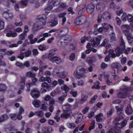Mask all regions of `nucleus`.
I'll return each instance as SVG.
<instances>
[{
  "label": "nucleus",
  "instance_id": "16",
  "mask_svg": "<svg viewBox=\"0 0 133 133\" xmlns=\"http://www.w3.org/2000/svg\"><path fill=\"white\" fill-rule=\"evenodd\" d=\"M126 113L128 115L131 114L133 112L131 107L130 105H128L125 110Z\"/></svg>",
  "mask_w": 133,
  "mask_h": 133
},
{
  "label": "nucleus",
  "instance_id": "34",
  "mask_svg": "<svg viewBox=\"0 0 133 133\" xmlns=\"http://www.w3.org/2000/svg\"><path fill=\"white\" fill-rule=\"evenodd\" d=\"M6 86L5 84H0V91H4L6 90Z\"/></svg>",
  "mask_w": 133,
  "mask_h": 133
},
{
  "label": "nucleus",
  "instance_id": "63",
  "mask_svg": "<svg viewBox=\"0 0 133 133\" xmlns=\"http://www.w3.org/2000/svg\"><path fill=\"white\" fill-rule=\"evenodd\" d=\"M89 110V108L88 107H86L84 109L83 111V113L84 114H85Z\"/></svg>",
  "mask_w": 133,
  "mask_h": 133
},
{
  "label": "nucleus",
  "instance_id": "25",
  "mask_svg": "<svg viewBox=\"0 0 133 133\" xmlns=\"http://www.w3.org/2000/svg\"><path fill=\"white\" fill-rule=\"evenodd\" d=\"M35 76V74L33 73L30 71L27 72L26 73V76L28 77H30L31 78L34 77Z\"/></svg>",
  "mask_w": 133,
  "mask_h": 133
},
{
  "label": "nucleus",
  "instance_id": "64",
  "mask_svg": "<svg viewBox=\"0 0 133 133\" xmlns=\"http://www.w3.org/2000/svg\"><path fill=\"white\" fill-rule=\"evenodd\" d=\"M127 61V58L125 57L123 58L121 60V63L124 64L126 63Z\"/></svg>",
  "mask_w": 133,
  "mask_h": 133
},
{
  "label": "nucleus",
  "instance_id": "28",
  "mask_svg": "<svg viewBox=\"0 0 133 133\" xmlns=\"http://www.w3.org/2000/svg\"><path fill=\"white\" fill-rule=\"evenodd\" d=\"M49 2L50 3H52V4L54 6H57L58 3V0H49Z\"/></svg>",
  "mask_w": 133,
  "mask_h": 133
},
{
  "label": "nucleus",
  "instance_id": "57",
  "mask_svg": "<svg viewBox=\"0 0 133 133\" xmlns=\"http://www.w3.org/2000/svg\"><path fill=\"white\" fill-rule=\"evenodd\" d=\"M94 115V112L93 111H91L88 114V117L89 118H91L93 117Z\"/></svg>",
  "mask_w": 133,
  "mask_h": 133
},
{
  "label": "nucleus",
  "instance_id": "45",
  "mask_svg": "<svg viewBox=\"0 0 133 133\" xmlns=\"http://www.w3.org/2000/svg\"><path fill=\"white\" fill-rule=\"evenodd\" d=\"M41 87L43 88H49V84L46 82L43 83L41 85Z\"/></svg>",
  "mask_w": 133,
  "mask_h": 133
},
{
  "label": "nucleus",
  "instance_id": "15",
  "mask_svg": "<svg viewBox=\"0 0 133 133\" xmlns=\"http://www.w3.org/2000/svg\"><path fill=\"white\" fill-rule=\"evenodd\" d=\"M124 50V49H122V48L119 47L117 48L115 50V52L116 53V56L118 57L120 55L122 54V52Z\"/></svg>",
  "mask_w": 133,
  "mask_h": 133
},
{
  "label": "nucleus",
  "instance_id": "48",
  "mask_svg": "<svg viewBox=\"0 0 133 133\" xmlns=\"http://www.w3.org/2000/svg\"><path fill=\"white\" fill-rule=\"evenodd\" d=\"M70 93L74 97H76L77 96V91H74L72 90L71 91Z\"/></svg>",
  "mask_w": 133,
  "mask_h": 133
},
{
  "label": "nucleus",
  "instance_id": "11",
  "mask_svg": "<svg viewBox=\"0 0 133 133\" xmlns=\"http://www.w3.org/2000/svg\"><path fill=\"white\" fill-rule=\"evenodd\" d=\"M102 36H99V38H96V41H93L91 42V45L94 47L98 45L100 41L101 40V38Z\"/></svg>",
  "mask_w": 133,
  "mask_h": 133
},
{
  "label": "nucleus",
  "instance_id": "55",
  "mask_svg": "<svg viewBox=\"0 0 133 133\" xmlns=\"http://www.w3.org/2000/svg\"><path fill=\"white\" fill-rule=\"evenodd\" d=\"M24 53L21 52L20 54L18 56V58L21 59H23L24 56Z\"/></svg>",
  "mask_w": 133,
  "mask_h": 133
},
{
  "label": "nucleus",
  "instance_id": "42",
  "mask_svg": "<svg viewBox=\"0 0 133 133\" xmlns=\"http://www.w3.org/2000/svg\"><path fill=\"white\" fill-rule=\"evenodd\" d=\"M15 64L16 66L19 67L21 68H24V65L21 63L17 62Z\"/></svg>",
  "mask_w": 133,
  "mask_h": 133
},
{
  "label": "nucleus",
  "instance_id": "50",
  "mask_svg": "<svg viewBox=\"0 0 133 133\" xmlns=\"http://www.w3.org/2000/svg\"><path fill=\"white\" fill-rule=\"evenodd\" d=\"M75 58V54L74 53H71L69 56V58L70 60L73 61Z\"/></svg>",
  "mask_w": 133,
  "mask_h": 133
},
{
  "label": "nucleus",
  "instance_id": "9",
  "mask_svg": "<svg viewBox=\"0 0 133 133\" xmlns=\"http://www.w3.org/2000/svg\"><path fill=\"white\" fill-rule=\"evenodd\" d=\"M50 61L53 63H55L57 64H59L62 62L61 59L56 56L50 58Z\"/></svg>",
  "mask_w": 133,
  "mask_h": 133
},
{
  "label": "nucleus",
  "instance_id": "18",
  "mask_svg": "<svg viewBox=\"0 0 133 133\" xmlns=\"http://www.w3.org/2000/svg\"><path fill=\"white\" fill-rule=\"evenodd\" d=\"M101 45L102 46H105L107 49H109L111 46V45L108 43V41L106 39L103 41Z\"/></svg>",
  "mask_w": 133,
  "mask_h": 133
},
{
  "label": "nucleus",
  "instance_id": "39",
  "mask_svg": "<svg viewBox=\"0 0 133 133\" xmlns=\"http://www.w3.org/2000/svg\"><path fill=\"white\" fill-rule=\"evenodd\" d=\"M24 54L25 57H28L31 55V52L30 50H28L25 52H24Z\"/></svg>",
  "mask_w": 133,
  "mask_h": 133
},
{
  "label": "nucleus",
  "instance_id": "22",
  "mask_svg": "<svg viewBox=\"0 0 133 133\" xmlns=\"http://www.w3.org/2000/svg\"><path fill=\"white\" fill-rule=\"evenodd\" d=\"M25 77H21V81L20 83V87L21 89H23L24 87L25 84Z\"/></svg>",
  "mask_w": 133,
  "mask_h": 133
},
{
  "label": "nucleus",
  "instance_id": "14",
  "mask_svg": "<svg viewBox=\"0 0 133 133\" xmlns=\"http://www.w3.org/2000/svg\"><path fill=\"white\" fill-rule=\"evenodd\" d=\"M105 7L104 4L102 2H98L96 5V9L101 11L103 10Z\"/></svg>",
  "mask_w": 133,
  "mask_h": 133
},
{
  "label": "nucleus",
  "instance_id": "54",
  "mask_svg": "<svg viewBox=\"0 0 133 133\" xmlns=\"http://www.w3.org/2000/svg\"><path fill=\"white\" fill-rule=\"evenodd\" d=\"M55 103V101L54 98H52L50 99L49 102V104L51 105H53Z\"/></svg>",
  "mask_w": 133,
  "mask_h": 133
},
{
  "label": "nucleus",
  "instance_id": "26",
  "mask_svg": "<svg viewBox=\"0 0 133 133\" xmlns=\"http://www.w3.org/2000/svg\"><path fill=\"white\" fill-rule=\"evenodd\" d=\"M62 108L64 111H68L71 108V106L68 104L63 105L62 106Z\"/></svg>",
  "mask_w": 133,
  "mask_h": 133
},
{
  "label": "nucleus",
  "instance_id": "5",
  "mask_svg": "<svg viewBox=\"0 0 133 133\" xmlns=\"http://www.w3.org/2000/svg\"><path fill=\"white\" fill-rule=\"evenodd\" d=\"M128 89V88L127 87L124 88L123 91L125 92H121L118 93V97L121 98H125L128 95L127 92Z\"/></svg>",
  "mask_w": 133,
  "mask_h": 133
},
{
  "label": "nucleus",
  "instance_id": "41",
  "mask_svg": "<svg viewBox=\"0 0 133 133\" xmlns=\"http://www.w3.org/2000/svg\"><path fill=\"white\" fill-rule=\"evenodd\" d=\"M97 95L94 96L91 99L89 103V104H92L95 101L96 99L97 98Z\"/></svg>",
  "mask_w": 133,
  "mask_h": 133
},
{
  "label": "nucleus",
  "instance_id": "58",
  "mask_svg": "<svg viewBox=\"0 0 133 133\" xmlns=\"http://www.w3.org/2000/svg\"><path fill=\"white\" fill-rule=\"evenodd\" d=\"M23 65H24V68L25 66L26 67H28L30 66L29 62L28 61H26L23 64Z\"/></svg>",
  "mask_w": 133,
  "mask_h": 133
},
{
  "label": "nucleus",
  "instance_id": "52",
  "mask_svg": "<svg viewBox=\"0 0 133 133\" xmlns=\"http://www.w3.org/2000/svg\"><path fill=\"white\" fill-rule=\"evenodd\" d=\"M36 113L37 114L38 116L39 117H42L44 115L42 112L41 111H36Z\"/></svg>",
  "mask_w": 133,
  "mask_h": 133
},
{
  "label": "nucleus",
  "instance_id": "53",
  "mask_svg": "<svg viewBox=\"0 0 133 133\" xmlns=\"http://www.w3.org/2000/svg\"><path fill=\"white\" fill-rule=\"evenodd\" d=\"M92 59L90 57H88L87 59V61L89 65H91L92 63Z\"/></svg>",
  "mask_w": 133,
  "mask_h": 133
},
{
  "label": "nucleus",
  "instance_id": "36",
  "mask_svg": "<svg viewBox=\"0 0 133 133\" xmlns=\"http://www.w3.org/2000/svg\"><path fill=\"white\" fill-rule=\"evenodd\" d=\"M17 35V34L16 32L8 33L7 34L6 36L8 37H15Z\"/></svg>",
  "mask_w": 133,
  "mask_h": 133
},
{
  "label": "nucleus",
  "instance_id": "1",
  "mask_svg": "<svg viewBox=\"0 0 133 133\" xmlns=\"http://www.w3.org/2000/svg\"><path fill=\"white\" fill-rule=\"evenodd\" d=\"M122 118V116L116 117L114 121V126L111 129H109L107 133H120L121 132V129L124 127L127 123L126 121H123L121 123H119V122Z\"/></svg>",
  "mask_w": 133,
  "mask_h": 133
},
{
  "label": "nucleus",
  "instance_id": "8",
  "mask_svg": "<svg viewBox=\"0 0 133 133\" xmlns=\"http://www.w3.org/2000/svg\"><path fill=\"white\" fill-rule=\"evenodd\" d=\"M66 15V13L64 12L59 13L58 15V16L59 18H62L61 24L62 25H64L65 22L66 21V19L65 16Z\"/></svg>",
  "mask_w": 133,
  "mask_h": 133
},
{
  "label": "nucleus",
  "instance_id": "33",
  "mask_svg": "<svg viewBox=\"0 0 133 133\" xmlns=\"http://www.w3.org/2000/svg\"><path fill=\"white\" fill-rule=\"evenodd\" d=\"M26 35V33L23 32L19 36V38L20 40H23L25 39Z\"/></svg>",
  "mask_w": 133,
  "mask_h": 133
},
{
  "label": "nucleus",
  "instance_id": "2",
  "mask_svg": "<svg viewBox=\"0 0 133 133\" xmlns=\"http://www.w3.org/2000/svg\"><path fill=\"white\" fill-rule=\"evenodd\" d=\"M45 18V16L43 14L38 16V20L34 24L33 28L34 30H37L43 27V25L46 24Z\"/></svg>",
  "mask_w": 133,
  "mask_h": 133
},
{
  "label": "nucleus",
  "instance_id": "24",
  "mask_svg": "<svg viewBox=\"0 0 133 133\" xmlns=\"http://www.w3.org/2000/svg\"><path fill=\"white\" fill-rule=\"evenodd\" d=\"M102 17L105 19H110L111 17L109 13L107 12L104 13L102 16Z\"/></svg>",
  "mask_w": 133,
  "mask_h": 133
},
{
  "label": "nucleus",
  "instance_id": "21",
  "mask_svg": "<svg viewBox=\"0 0 133 133\" xmlns=\"http://www.w3.org/2000/svg\"><path fill=\"white\" fill-rule=\"evenodd\" d=\"M70 116V114L67 111H64L63 113L61 114V117L62 118H69Z\"/></svg>",
  "mask_w": 133,
  "mask_h": 133
},
{
  "label": "nucleus",
  "instance_id": "12",
  "mask_svg": "<svg viewBox=\"0 0 133 133\" xmlns=\"http://www.w3.org/2000/svg\"><path fill=\"white\" fill-rule=\"evenodd\" d=\"M95 8V6L93 4L89 5L87 8V12L89 13H91L93 12L94 11Z\"/></svg>",
  "mask_w": 133,
  "mask_h": 133
},
{
  "label": "nucleus",
  "instance_id": "43",
  "mask_svg": "<svg viewBox=\"0 0 133 133\" xmlns=\"http://www.w3.org/2000/svg\"><path fill=\"white\" fill-rule=\"evenodd\" d=\"M120 65L119 64L116 63H112L111 65V66L113 68H115L118 69V67Z\"/></svg>",
  "mask_w": 133,
  "mask_h": 133
},
{
  "label": "nucleus",
  "instance_id": "17",
  "mask_svg": "<svg viewBox=\"0 0 133 133\" xmlns=\"http://www.w3.org/2000/svg\"><path fill=\"white\" fill-rule=\"evenodd\" d=\"M43 133H50V131H53L52 128L51 127L43 128L42 130Z\"/></svg>",
  "mask_w": 133,
  "mask_h": 133
},
{
  "label": "nucleus",
  "instance_id": "35",
  "mask_svg": "<svg viewBox=\"0 0 133 133\" xmlns=\"http://www.w3.org/2000/svg\"><path fill=\"white\" fill-rule=\"evenodd\" d=\"M127 20L129 22H133V16L130 14H128L127 16Z\"/></svg>",
  "mask_w": 133,
  "mask_h": 133
},
{
  "label": "nucleus",
  "instance_id": "47",
  "mask_svg": "<svg viewBox=\"0 0 133 133\" xmlns=\"http://www.w3.org/2000/svg\"><path fill=\"white\" fill-rule=\"evenodd\" d=\"M127 17V14L125 13H123L122 17V20L124 21H125Z\"/></svg>",
  "mask_w": 133,
  "mask_h": 133
},
{
  "label": "nucleus",
  "instance_id": "38",
  "mask_svg": "<svg viewBox=\"0 0 133 133\" xmlns=\"http://www.w3.org/2000/svg\"><path fill=\"white\" fill-rule=\"evenodd\" d=\"M88 96L87 95L84 96L82 98L81 101V102L82 103H83L86 102L88 99Z\"/></svg>",
  "mask_w": 133,
  "mask_h": 133
},
{
  "label": "nucleus",
  "instance_id": "44",
  "mask_svg": "<svg viewBox=\"0 0 133 133\" xmlns=\"http://www.w3.org/2000/svg\"><path fill=\"white\" fill-rule=\"evenodd\" d=\"M67 96V94L63 95L61 96L58 98V100L59 102H62L64 100V98Z\"/></svg>",
  "mask_w": 133,
  "mask_h": 133
},
{
  "label": "nucleus",
  "instance_id": "6",
  "mask_svg": "<svg viewBox=\"0 0 133 133\" xmlns=\"http://www.w3.org/2000/svg\"><path fill=\"white\" fill-rule=\"evenodd\" d=\"M123 32L127 39L128 43L129 44L131 43L132 37L131 34L129 32V30L128 29L124 30H123Z\"/></svg>",
  "mask_w": 133,
  "mask_h": 133
},
{
  "label": "nucleus",
  "instance_id": "3",
  "mask_svg": "<svg viewBox=\"0 0 133 133\" xmlns=\"http://www.w3.org/2000/svg\"><path fill=\"white\" fill-rule=\"evenodd\" d=\"M86 70L83 68L78 67L76 70L74 72V75L75 78L80 79L82 78H84L86 77L84 74Z\"/></svg>",
  "mask_w": 133,
  "mask_h": 133
},
{
  "label": "nucleus",
  "instance_id": "13",
  "mask_svg": "<svg viewBox=\"0 0 133 133\" xmlns=\"http://www.w3.org/2000/svg\"><path fill=\"white\" fill-rule=\"evenodd\" d=\"M104 77L105 78V81L107 85H112L113 83L109 79V75L104 74Z\"/></svg>",
  "mask_w": 133,
  "mask_h": 133
},
{
  "label": "nucleus",
  "instance_id": "60",
  "mask_svg": "<svg viewBox=\"0 0 133 133\" xmlns=\"http://www.w3.org/2000/svg\"><path fill=\"white\" fill-rule=\"evenodd\" d=\"M45 46L44 45H41L39 46V49L42 51H43L45 50Z\"/></svg>",
  "mask_w": 133,
  "mask_h": 133
},
{
  "label": "nucleus",
  "instance_id": "32",
  "mask_svg": "<svg viewBox=\"0 0 133 133\" xmlns=\"http://www.w3.org/2000/svg\"><path fill=\"white\" fill-rule=\"evenodd\" d=\"M58 21L56 20L52 21L49 23V25L51 26H55L58 24Z\"/></svg>",
  "mask_w": 133,
  "mask_h": 133
},
{
  "label": "nucleus",
  "instance_id": "49",
  "mask_svg": "<svg viewBox=\"0 0 133 133\" xmlns=\"http://www.w3.org/2000/svg\"><path fill=\"white\" fill-rule=\"evenodd\" d=\"M33 55L34 56H36L38 54V52L37 49H34L32 51Z\"/></svg>",
  "mask_w": 133,
  "mask_h": 133
},
{
  "label": "nucleus",
  "instance_id": "19",
  "mask_svg": "<svg viewBox=\"0 0 133 133\" xmlns=\"http://www.w3.org/2000/svg\"><path fill=\"white\" fill-rule=\"evenodd\" d=\"M8 117L6 114H4L0 116V123H2L7 120Z\"/></svg>",
  "mask_w": 133,
  "mask_h": 133
},
{
  "label": "nucleus",
  "instance_id": "4",
  "mask_svg": "<svg viewBox=\"0 0 133 133\" xmlns=\"http://www.w3.org/2000/svg\"><path fill=\"white\" fill-rule=\"evenodd\" d=\"M63 69L62 68L58 67L54 68V72L56 73L57 75L61 78H64L65 77V72L64 71H62Z\"/></svg>",
  "mask_w": 133,
  "mask_h": 133
},
{
  "label": "nucleus",
  "instance_id": "51",
  "mask_svg": "<svg viewBox=\"0 0 133 133\" xmlns=\"http://www.w3.org/2000/svg\"><path fill=\"white\" fill-rule=\"evenodd\" d=\"M14 53L15 52L14 51L11 50L7 51L5 53V54L8 55L10 56L14 54Z\"/></svg>",
  "mask_w": 133,
  "mask_h": 133
},
{
  "label": "nucleus",
  "instance_id": "31",
  "mask_svg": "<svg viewBox=\"0 0 133 133\" xmlns=\"http://www.w3.org/2000/svg\"><path fill=\"white\" fill-rule=\"evenodd\" d=\"M102 26L104 28V30L105 31H107L109 29V24H108L106 23H104L102 24Z\"/></svg>",
  "mask_w": 133,
  "mask_h": 133
},
{
  "label": "nucleus",
  "instance_id": "29",
  "mask_svg": "<svg viewBox=\"0 0 133 133\" xmlns=\"http://www.w3.org/2000/svg\"><path fill=\"white\" fill-rule=\"evenodd\" d=\"M22 43V42L21 41H18L17 42V43L14 44H11L9 46L10 48H12L14 47H16L18 46V44H21Z\"/></svg>",
  "mask_w": 133,
  "mask_h": 133
},
{
  "label": "nucleus",
  "instance_id": "27",
  "mask_svg": "<svg viewBox=\"0 0 133 133\" xmlns=\"http://www.w3.org/2000/svg\"><path fill=\"white\" fill-rule=\"evenodd\" d=\"M75 23L77 25H82V23L81 18L80 17L77 18L75 22Z\"/></svg>",
  "mask_w": 133,
  "mask_h": 133
},
{
  "label": "nucleus",
  "instance_id": "61",
  "mask_svg": "<svg viewBox=\"0 0 133 133\" xmlns=\"http://www.w3.org/2000/svg\"><path fill=\"white\" fill-rule=\"evenodd\" d=\"M113 111V110L112 109H111L110 111H108L107 114V117H109L111 115Z\"/></svg>",
  "mask_w": 133,
  "mask_h": 133
},
{
  "label": "nucleus",
  "instance_id": "10",
  "mask_svg": "<svg viewBox=\"0 0 133 133\" xmlns=\"http://www.w3.org/2000/svg\"><path fill=\"white\" fill-rule=\"evenodd\" d=\"M3 16L6 18H12L13 17V14L10 11H8L3 13Z\"/></svg>",
  "mask_w": 133,
  "mask_h": 133
},
{
  "label": "nucleus",
  "instance_id": "23",
  "mask_svg": "<svg viewBox=\"0 0 133 133\" xmlns=\"http://www.w3.org/2000/svg\"><path fill=\"white\" fill-rule=\"evenodd\" d=\"M32 103L36 108H39L40 106L41 102L39 101H35L32 102Z\"/></svg>",
  "mask_w": 133,
  "mask_h": 133
},
{
  "label": "nucleus",
  "instance_id": "20",
  "mask_svg": "<svg viewBox=\"0 0 133 133\" xmlns=\"http://www.w3.org/2000/svg\"><path fill=\"white\" fill-rule=\"evenodd\" d=\"M57 49L54 48L51 50L49 54H47L48 58H49L54 56L55 54V52L57 51Z\"/></svg>",
  "mask_w": 133,
  "mask_h": 133
},
{
  "label": "nucleus",
  "instance_id": "37",
  "mask_svg": "<svg viewBox=\"0 0 133 133\" xmlns=\"http://www.w3.org/2000/svg\"><path fill=\"white\" fill-rule=\"evenodd\" d=\"M84 84V81L83 80H80L77 82V85L79 86L82 87Z\"/></svg>",
  "mask_w": 133,
  "mask_h": 133
},
{
  "label": "nucleus",
  "instance_id": "40",
  "mask_svg": "<svg viewBox=\"0 0 133 133\" xmlns=\"http://www.w3.org/2000/svg\"><path fill=\"white\" fill-rule=\"evenodd\" d=\"M110 39L112 41H115L116 40L115 34L114 32L112 33L110 35Z\"/></svg>",
  "mask_w": 133,
  "mask_h": 133
},
{
  "label": "nucleus",
  "instance_id": "30",
  "mask_svg": "<svg viewBox=\"0 0 133 133\" xmlns=\"http://www.w3.org/2000/svg\"><path fill=\"white\" fill-rule=\"evenodd\" d=\"M119 47L122 48V49H124L125 48V45L124 42L122 38H121L120 46Z\"/></svg>",
  "mask_w": 133,
  "mask_h": 133
},
{
  "label": "nucleus",
  "instance_id": "59",
  "mask_svg": "<svg viewBox=\"0 0 133 133\" xmlns=\"http://www.w3.org/2000/svg\"><path fill=\"white\" fill-rule=\"evenodd\" d=\"M116 21L117 22V24L120 25L121 24V21L119 18L118 17H117L116 18Z\"/></svg>",
  "mask_w": 133,
  "mask_h": 133
},
{
  "label": "nucleus",
  "instance_id": "7",
  "mask_svg": "<svg viewBox=\"0 0 133 133\" xmlns=\"http://www.w3.org/2000/svg\"><path fill=\"white\" fill-rule=\"evenodd\" d=\"M31 94L34 98H38L40 95V93L36 88H34L32 91Z\"/></svg>",
  "mask_w": 133,
  "mask_h": 133
},
{
  "label": "nucleus",
  "instance_id": "56",
  "mask_svg": "<svg viewBox=\"0 0 133 133\" xmlns=\"http://www.w3.org/2000/svg\"><path fill=\"white\" fill-rule=\"evenodd\" d=\"M52 5L50 3H49V4H48L47 7L46 8V9L48 10H51L52 9Z\"/></svg>",
  "mask_w": 133,
  "mask_h": 133
},
{
  "label": "nucleus",
  "instance_id": "46",
  "mask_svg": "<svg viewBox=\"0 0 133 133\" xmlns=\"http://www.w3.org/2000/svg\"><path fill=\"white\" fill-rule=\"evenodd\" d=\"M16 116V114H11L10 115L11 118L14 120H16L17 119Z\"/></svg>",
  "mask_w": 133,
  "mask_h": 133
},
{
  "label": "nucleus",
  "instance_id": "62",
  "mask_svg": "<svg viewBox=\"0 0 133 133\" xmlns=\"http://www.w3.org/2000/svg\"><path fill=\"white\" fill-rule=\"evenodd\" d=\"M107 64L104 63H102L101 65V67L102 68L104 69L107 68Z\"/></svg>",
  "mask_w": 133,
  "mask_h": 133
}]
</instances>
